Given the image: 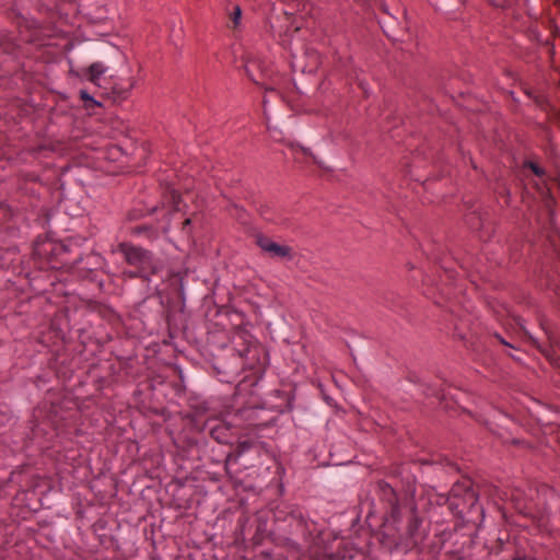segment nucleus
Segmentation results:
<instances>
[{
  "label": "nucleus",
  "mask_w": 560,
  "mask_h": 560,
  "mask_svg": "<svg viewBox=\"0 0 560 560\" xmlns=\"http://www.w3.org/2000/svg\"><path fill=\"white\" fill-rule=\"evenodd\" d=\"M118 250L122 254L126 262L135 268L126 270L125 276L149 281L150 276L159 271V264L150 252L126 243L119 244Z\"/></svg>",
  "instance_id": "obj_1"
},
{
  "label": "nucleus",
  "mask_w": 560,
  "mask_h": 560,
  "mask_svg": "<svg viewBox=\"0 0 560 560\" xmlns=\"http://www.w3.org/2000/svg\"><path fill=\"white\" fill-rule=\"evenodd\" d=\"M285 520L289 521L290 526L295 527L296 532H300L306 540L320 547L324 532L318 528L315 522L305 518L301 509L290 508L288 518Z\"/></svg>",
  "instance_id": "obj_2"
},
{
  "label": "nucleus",
  "mask_w": 560,
  "mask_h": 560,
  "mask_svg": "<svg viewBox=\"0 0 560 560\" xmlns=\"http://www.w3.org/2000/svg\"><path fill=\"white\" fill-rule=\"evenodd\" d=\"M256 244L261 250L267 253L272 258L292 259L293 249L285 245H280L271 241L268 236L258 234L256 236Z\"/></svg>",
  "instance_id": "obj_3"
},
{
  "label": "nucleus",
  "mask_w": 560,
  "mask_h": 560,
  "mask_svg": "<svg viewBox=\"0 0 560 560\" xmlns=\"http://www.w3.org/2000/svg\"><path fill=\"white\" fill-rule=\"evenodd\" d=\"M382 499L387 501L390 508V516L396 522L400 518V505L395 490L387 483L380 485Z\"/></svg>",
  "instance_id": "obj_4"
},
{
  "label": "nucleus",
  "mask_w": 560,
  "mask_h": 560,
  "mask_svg": "<svg viewBox=\"0 0 560 560\" xmlns=\"http://www.w3.org/2000/svg\"><path fill=\"white\" fill-rule=\"evenodd\" d=\"M451 493L454 498L463 497V499L470 504H474L477 500L476 493L471 488V481L468 479L454 483Z\"/></svg>",
  "instance_id": "obj_5"
},
{
  "label": "nucleus",
  "mask_w": 560,
  "mask_h": 560,
  "mask_svg": "<svg viewBox=\"0 0 560 560\" xmlns=\"http://www.w3.org/2000/svg\"><path fill=\"white\" fill-rule=\"evenodd\" d=\"M107 68L104 63L97 61L93 62L88 69L84 74L86 80H89L91 83L95 85H100L101 77L106 72Z\"/></svg>",
  "instance_id": "obj_6"
},
{
  "label": "nucleus",
  "mask_w": 560,
  "mask_h": 560,
  "mask_svg": "<svg viewBox=\"0 0 560 560\" xmlns=\"http://www.w3.org/2000/svg\"><path fill=\"white\" fill-rule=\"evenodd\" d=\"M229 428L225 425H217L210 429L211 436L219 443H225L228 441Z\"/></svg>",
  "instance_id": "obj_7"
},
{
  "label": "nucleus",
  "mask_w": 560,
  "mask_h": 560,
  "mask_svg": "<svg viewBox=\"0 0 560 560\" xmlns=\"http://www.w3.org/2000/svg\"><path fill=\"white\" fill-rule=\"evenodd\" d=\"M252 446H253V443L250 441L240 442L236 447V451H235V456L240 457V456L244 455L252 448Z\"/></svg>",
  "instance_id": "obj_8"
},
{
  "label": "nucleus",
  "mask_w": 560,
  "mask_h": 560,
  "mask_svg": "<svg viewBox=\"0 0 560 560\" xmlns=\"http://www.w3.org/2000/svg\"><path fill=\"white\" fill-rule=\"evenodd\" d=\"M432 463L440 464L441 466L447 467L450 469H457L456 465L450 458L442 455L438 456L435 459H432Z\"/></svg>",
  "instance_id": "obj_9"
},
{
  "label": "nucleus",
  "mask_w": 560,
  "mask_h": 560,
  "mask_svg": "<svg viewBox=\"0 0 560 560\" xmlns=\"http://www.w3.org/2000/svg\"><path fill=\"white\" fill-rule=\"evenodd\" d=\"M131 84H129L127 88H118V86H114L113 88V93L115 94V100H124L127 97L130 89H131Z\"/></svg>",
  "instance_id": "obj_10"
},
{
  "label": "nucleus",
  "mask_w": 560,
  "mask_h": 560,
  "mask_svg": "<svg viewBox=\"0 0 560 560\" xmlns=\"http://www.w3.org/2000/svg\"><path fill=\"white\" fill-rule=\"evenodd\" d=\"M242 18V10L238 5H235L231 13L232 27H237Z\"/></svg>",
  "instance_id": "obj_11"
},
{
  "label": "nucleus",
  "mask_w": 560,
  "mask_h": 560,
  "mask_svg": "<svg viewBox=\"0 0 560 560\" xmlns=\"http://www.w3.org/2000/svg\"><path fill=\"white\" fill-rule=\"evenodd\" d=\"M420 518L417 515H412L409 522L408 532L411 537L416 535V532L420 525Z\"/></svg>",
  "instance_id": "obj_12"
},
{
  "label": "nucleus",
  "mask_w": 560,
  "mask_h": 560,
  "mask_svg": "<svg viewBox=\"0 0 560 560\" xmlns=\"http://www.w3.org/2000/svg\"><path fill=\"white\" fill-rule=\"evenodd\" d=\"M170 198H171V201H172V205H173V209L175 211H179L180 210L179 205H180V200H182L180 195L176 190L173 189L170 192Z\"/></svg>",
  "instance_id": "obj_13"
},
{
  "label": "nucleus",
  "mask_w": 560,
  "mask_h": 560,
  "mask_svg": "<svg viewBox=\"0 0 560 560\" xmlns=\"http://www.w3.org/2000/svg\"><path fill=\"white\" fill-rule=\"evenodd\" d=\"M253 68H260V62L257 61V60H249L246 65V73L247 75L253 80L255 81L256 83H258L254 78H253Z\"/></svg>",
  "instance_id": "obj_14"
},
{
  "label": "nucleus",
  "mask_w": 560,
  "mask_h": 560,
  "mask_svg": "<svg viewBox=\"0 0 560 560\" xmlns=\"http://www.w3.org/2000/svg\"><path fill=\"white\" fill-rule=\"evenodd\" d=\"M527 166L533 171V173L538 176V177H542L545 175V171L539 166L537 165L536 163L534 162H528L527 163Z\"/></svg>",
  "instance_id": "obj_15"
},
{
  "label": "nucleus",
  "mask_w": 560,
  "mask_h": 560,
  "mask_svg": "<svg viewBox=\"0 0 560 560\" xmlns=\"http://www.w3.org/2000/svg\"><path fill=\"white\" fill-rule=\"evenodd\" d=\"M488 2L493 7L503 8L509 5L511 0H488Z\"/></svg>",
  "instance_id": "obj_16"
},
{
  "label": "nucleus",
  "mask_w": 560,
  "mask_h": 560,
  "mask_svg": "<svg viewBox=\"0 0 560 560\" xmlns=\"http://www.w3.org/2000/svg\"><path fill=\"white\" fill-rule=\"evenodd\" d=\"M326 536H328V534H327V533H324V535H323V541H322V544H320V547H317V546H315L314 544H312L310 540H307V541H308V542H310L314 548H316V549H317V550H315V553H318V551H319V550H323V551H325V550H326V546H325V538H326Z\"/></svg>",
  "instance_id": "obj_17"
},
{
  "label": "nucleus",
  "mask_w": 560,
  "mask_h": 560,
  "mask_svg": "<svg viewBox=\"0 0 560 560\" xmlns=\"http://www.w3.org/2000/svg\"><path fill=\"white\" fill-rule=\"evenodd\" d=\"M80 96L84 102H91L92 104H96L86 91H80Z\"/></svg>",
  "instance_id": "obj_18"
},
{
  "label": "nucleus",
  "mask_w": 560,
  "mask_h": 560,
  "mask_svg": "<svg viewBox=\"0 0 560 560\" xmlns=\"http://www.w3.org/2000/svg\"><path fill=\"white\" fill-rule=\"evenodd\" d=\"M299 150H300L303 154H305V155H311V153L308 152V150H307V149L299 148Z\"/></svg>",
  "instance_id": "obj_19"
},
{
  "label": "nucleus",
  "mask_w": 560,
  "mask_h": 560,
  "mask_svg": "<svg viewBox=\"0 0 560 560\" xmlns=\"http://www.w3.org/2000/svg\"><path fill=\"white\" fill-rule=\"evenodd\" d=\"M190 224V219H186L184 222H183V229H186L187 225Z\"/></svg>",
  "instance_id": "obj_20"
},
{
  "label": "nucleus",
  "mask_w": 560,
  "mask_h": 560,
  "mask_svg": "<svg viewBox=\"0 0 560 560\" xmlns=\"http://www.w3.org/2000/svg\"><path fill=\"white\" fill-rule=\"evenodd\" d=\"M265 90H266V91H275V89H273V88H266Z\"/></svg>",
  "instance_id": "obj_21"
},
{
  "label": "nucleus",
  "mask_w": 560,
  "mask_h": 560,
  "mask_svg": "<svg viewBox=\"0 0 560 560\" xmlns=\"http://www.w3.org/2000/svg\"><path fill=\"white\" fill-rule=\"evenodd\" d=\"M312 158H313V160H314V163H316V164H318V165H319V163L317 162V160H316L314 156H312Z\"/></svg>",
  "instance_id": "obj_22"
},
{
  "label": "nucleus",
  "mask_w": 560,
  "mask_h": 560,
  "mask_svg": "<svg viewBox=\"0 0 560 560\" xmlns=\"http://www.w3.org/2000/svg\"><path fill=\"white\" fill-rule=\"evenodd\" d=\"M513 560H525V559L517 557V558H514Z\"/></svg>",
  "instance_id": "obj_23"
}]
</instances>
